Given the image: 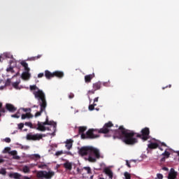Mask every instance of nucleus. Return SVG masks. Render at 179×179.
<instances>
[{
	"label": "nucleus",
	"instance_id": "obj_1",
	"mask_svg": "<svg viewBox=\"0 0 179 179\" xmlns=\"http://www.w3.org/2000/svg\"><path fill=\"white\" fill-rule=\"evenodd\" d=\"M113 127V123L111 122H109L103 126L102 129L100 130H94V129H90L87 131V133L85 134L83 132L86 131L85 127H79V132L81 134V138L82 139H86V138H89L90 139H95L96 138H99V135H96V133L99 132V134H107V132H110V128Z\"/></svg>",
	"mask_w": 179,
	"mask_h": 179
},
{
	"label": "nucleus",
	"instance_id": "obj_2",
	"mask_svg": "<svg viewBox=\"0 0 179 179\" xmlns=\"http://www.w3.org/2000/svg\"><path fill=\"white\" fill-rule=\"evenodd\" d=\"M30 90L33 92L36 99L41 100L40 106H41V111L37 112L35 114V117H40L41 115V113L45 110V107H47V102L45 101V95H44V92L42 90H40L38 87L36 85H31Z\"/></svg>",
	"mask_w": 179,
	"mask_h": 179
},
{
	"label": "nucleus",
	"instance_id": "obj_3",
	"mask_svg": "<svg viewBox=\"0 0 179 179\" xmlns=\"http://www.w3.org/2000/svg\"><path fill=\"white\" fill-rule=\"evenodd\" d=\"M119 131L121 134V135L119 136V138H120L127 145H134L138 142V140L135 138L136 134L134 133V131L126 130L122 127L119 128Z\"/></svg>",
	"mask_w": 179,
	"mask_h": 179
},
{
	"label": "nucleus",
	"instance_id": "obj_4",
	"mask_svg": "<svg viewBox=\"0 0 179 179\" xmlns=\"http://www.w3.org/2000/svg\"><path fill=\"white\" fill-rule=\"evenodd\" d=\"M39 131H52V132H55L57 129V123L53 121H49L48 118H46V120L45 122L38 123V128Z\"/></svg>",
	"mask_w": 179,
	"mask_h": 179
},
{
	"label": "nucleus",
	"instance_id": "obj_5",
	"mask_svg": "<svg viewBox=\"0 0 179 179\" xmlns=\"http://www.w3.org/2000/svg\"><path fill=\"white\" fill-rule=\"evenodd\" d=\"M79 155L81 156H85V155H94L96 159H100V150L92 146H85L79 149Z\"/></svg>",
	"mask_w": 179,
	"mask_h": 179
},
{
	"label": "nucleus",
	"instance_id": "obj_6",
	"mask_svg": "<svg viewBox=\"0 0 179 179\" xmlns=\"http://www.w3.org/2000/svg\"><path fill=\"white\" fill-rule=\"evenodd\" d=\"M36 176L38 178L51 179L55 176V172L51 170H49L48 171H40L37 172Z\"/></svg>",
	"mask_w": 179,
	"mask_h": 179
},
{
	"label": "nucleus",
	"instance_id": "obj_7",
	"mask_svg": "<svg viewBox=\"0 0 179 179\" xmlns=\"http://www.w3.org/2000/svg\"><path fill=\"white\" fill-rule=\"evenodd\" d=\"M21 65L23 66L24 69L25 71H24L22 73V79H23V80H29V79H30V68H29V64L27 63H26L24 61H22L20 62Z\"/></svg>",
	"mask_w": 179,
	"mask_h": 179
},
{
	"label": "nucleus",
	"instance_id": "obj_8",
	"mask_svg": "<svg viewBox=\"0 0 179 179\" xmlns=\"http://www.w3.org/2000/svg\"><path fill=\"white\" fill-rule=\"evenodd\" d=\"M45 76L46 79H51V78H54V76H57V78H63L64 72L62 71H55L53 73L50 72L49 71H45Z\"/></svg>",
	"mask_w": 179,
	"mask_h": 179
},
{
	"label": "nucleus",
	"instance_id": "obj_9",
	"mask_svg": "<svg viewBox=\"0 0 179 179\" xmlns=\"http://www.w3.org/2000/svg\"><path fill=\"white\" fill-rule=\"evenodd\" d=\"M43 138V134L29 133L27 135V141H40Z\"/></svg>",
	"mask_w": 179,
	"mask_h": 179
},
{
	"label": "nucleus",
	"instance_id": "obj_10",
	"mask_svg": "<svg viewBox=\"0 0 179 179\" xmlns=\"http://www.w3.org/2000/svg\"><path fill=\"white\" fill-rule=\"evenodd\" d=\"M16 66V59H12V60L10 61V66L6 69V72L8 73H14L13 76L16 75V73H15V70L13 68Z\"/></svg>",
	"mask_w": 179,
	"mask_h": 179
},
{
	"label": "nucleus",
	"instance_id": "obj_11",
	"mask_svg": "<svg viewBox=\"0 0 179 179\" xmlns=\"http://www.w3.org/2000/svg\"><path fill=\"white\" fill-rule=\"evenodd\" d=\"M149 128L145 127L141 130V135L140 136V138L143 141H148V139L149 138Z\"/></svg>",
	"mask_w": 179,
	"mask_h": 179
},
{
	"label": "nucleus",
	"instance_id": "obj_12",
	"mask_svg": "<svg viewBox=\"0 0 179 179\" xmlns=\"http://www.w3.org/2000/svg\"><path fill=\"white\" fill-rule=\"evenodd\" d=\"M159 147V142H155V139H152L150 141V143L148 144V148L149 149H156V148Z\"/></svg>",
	"mask_w": 179,
	"mask_h": 179
},
{
	"label": "nucleus",
	"instance_id": "obj_13",
	"mask_svg": "<svg viewBox=\"0 0 179 179\" xmlns=\"http://www.w3.org/2000/svg\"><path fill=\"white\" fill-rule=\"evenodd\" d=\"M6 58H13V55H12V54H10V52H3V54L0 55V59L1 61H2V59H6Z\"/></svg>",
	"mask_w": 179,
	"mask_h": 179
},
{
	"label": "nucleus",
	"instance_id": "obj_14",
	"mask_svg": "<svg viewBox=\"0 0 179 179\" xmlns=\"http://www.w3.org/2000/svg\"><path fill=\"white\" fill-rule=\"evenodd\" d=\"M24 111V113H27V111H31L30 108H20L18 112L17 113V114L15 115H12L11 117L12 118H20V111Z\"/></svg>",
	"mask_w": 179,
	"mask_h": 179
},
{
	"label": "nucleus",
	"instance_id": "obj_15",
	"mask_svg": "<svg viewBox=\"0 0 179 179\" xmlns=\"http://www.w3.org/2000/svg\"><path fill=\"white\" fill-rule=\"evenodd\" d=\"M176 177H177V173L176 172V171L173 169H171L169 172L168 178L169 179H176Z\"/></svg>",
	"mask_w": 179,
	"mask_h": 179
},
{
	"label": "nucleus",
	"instance_id": "obj_16",
	"mask_svg": "<svg viewBox=\"0 0 179 179\" xmlns=\"http://www.w3.org/2000/svg\"><path fill=\"white\" fill-rule=\"evenodd\" d=\"M6 107L7 110H8V111H10V113H15V111H16V108L12 104L7 103L6 105Z\"/></svg>",
	"mask_w": 179,
	"mask_h": 179
},
{
	"label": "nucleus",
	"instance_id": "obj_17",
	"mask_svg": "<svg viewBox=\"0 0 179 179\" xmlns=\"http://www.w3.org/2000/svg\"><path fill=\"white\" fill-rule=\"evenodd\" d=\"M104 173H105L107 176H108L109 178L113 179V171H112L110 169L106 168V169H104Z\"/></svg>",
	"mask_w": 179,
	"mask_h": 179
},
{
	"label": "nucleus",
	"instance_id": "obj_18",
	"mask_svg": "<svg viewBox=\"0 0 179 179\" xmlns=\"http://www.w3.org/2000/svg\"><path fill=\"white\" fill-rule=\"evenodd\" d=\"M65 143H66V148L69 150V149H71V148H72V145L73 143V140H72V139L66 140Z\"/></svg>",
	"mask_w": 179,
	"mask_h": 179
},
{
	"label": "nucleus",
	"instance_id": "obj_19",
	"mask_svg": "<svg viewBox=\"0 0 179 179\" xmlns=\"http://www.w3.org/2000/svg\"><path fill=\"white\" fill-rule=\"evenodd\" d=\"M9 155H11L12 156H13V159H15V160H19V159H20V157L17 155V151L16 150L10 151L9 152Z\"/></svg>",
	"mask_w": 179,
	"mask_h": 179
},
{
	"label": "nucleus",
	"instance_id": "obj_20",
	"mask_svg": "<svg viewBox=\"0 0 179 179\" xmlns=\"http://www.w3.org/2000/svg\"><path fill=\"white\" fill-rule=\"evenodd\" d=\"M20 83V80L18 81H16L15 83H13V87L14 89H16L17 90H20L22 89V86H19Z\"/></svg>",
	"mask_w": 179,
	"mask_h": 179
},
{
	"label": "nucleus",
	"instance_id": "obj_21",
	"mask_svg": "<svg viewBox=\"0 0 179 179\" xmlns=\"http://www.w3.org/2000/svg\"><path fill=\"white\" fill-rule=\"evenodd\" d=\"M9 177L10 178L20 179L21 176L17 173H11L9 174Z\"/></svg>",
	"mask_w": 179,
	"mask_h": 179
},
{
	"label": "nucleus",
	"instance_id": "obj_22",
	"mask_svg": "<svg viewBox=\"0 0 179 179\" xmlns=\"http://www.w3.org/2000/svg\"><path fill=\"white\" fill-rule=\"evenodd\" d=\"M94 78V74H90L85 76V80L87 83Z\"/></svg>",
	"mask_w": 179,
	"mask_h": 179
},
{
	"label": "nucleus",
	"instance_id": "obj_23",
	"mask_svg": "<svg viewBox=\"0 0 179 179\" xmlns=\"http://www.w3.org/2000/svg\"><path fill=\"white\" fill-rule=\"evenodd\" d=\"M64 166L66 170H72V163L66 162L64 164Z\"/></svg>",
	"mask_w": 179,
	"mask_h": 179
},
{
	"label": "nucleus",
	"instance_id": "obj_24",
	"mask_svg": "<svg viewBox=\"0 0 179 179\" xmlns=\"http://www.w3.org/2000/svg\"><path fill=\"white\" fill-rule=\"evenodd\" d=\"M22 120H26V118H33V115L31 114L27 113L26 114L22 115Z\"/></svg>",
	"mask_w": 179,
	"mask_h": 179
},
{
	"label": "nucleus",
	"instance_id": "obj_25",
	"mask_svg": "<svg viewBox=\"0 0 179 179\" xmlns=\"http://www.w3.org/2000/svg\"><path fill=\"white\" fill-rule=\"evenodd\" d=\"M93 87L95 90H99V89H100V87H101V86L100 85V83H97L94 84Z\"/></svg>",
	"mask_w": 179,
	"mask_h": 179
},
{
	"label": "nucleus",
	"instance_id": "obj_26",
	"mask_svg": "<svg viewBox=\"0 0 179 179\" xmlns=\"http://www.w3.org/2000/svg\"><path fill=\"white\" fill-rule=\"evenodd\" d=\"M96 106H97V104H96V103L90 105L89 106L90 111H93V110H94V107H96Z\"/></svg>",
	"mask_w": 179,
	"mask_h": 179
},
{
	"label": "nucleus",
	"instance_id": "obj_27",
	"mask_svg": "<svg viewBox=\"0 0 179 179\" xmlns=\"http://www.w3.org/2000/svg\"><path fill=\"white\" fill-rule=\"evenodd\" d=\"M3 153H10V147L5 148L4 150H3Z\"/></svg>",
	"mask_w": 179,
	"mask_h": 179
},
{
	"label": "nucleus",
	"instance_id": "obj_28",
	"mask_svg": "<svg viewBox=\"0 0 179 179\" xmlns=\"http://www.w3.org/2000/svg\"><path fill=\"white\" fill-rule=\"evenodd\" d=\"M88 160L92 163H94V162H96V157H92V155H90L88 157Z\"/></svg>",
	"mask_w": 179,
	"mask_h": 179
},
{
	"label": "nucleus",
	"instance_id": "obj_29",
	"mask_svg": "<svg viewBox=\"0 0 179 179\" xmlns=\"http://www.w3.org/2000/svg\"><path fill=\"white\" fill-rule=\"evenodd\" d=\"M162 156H165L166 157H169L170 156V152L165 150L164 152L162 153Z\"/></svg>",
	"mask_w": 179,
	"mask_h": 179
},
{
	"label": "nucleus",
	"instance_id": "obj_30",
	"mask_svg": "<svg viewBox=\"0 0 179 179\" xmlns=\"http://www.w3.org/2000/svg\"><path fill=\"white\" fill-rule=\"evenodd\" d=\"M31 159H40V155H38V154H34V155H31Z\"/></svg>",
	"mask_w": 179,
	"mask_h": 179
},
{
	"label": "nucleus",
	"instance_id": "obj_31",
	"mask_svg": "<svg viewBox=\"0 0 179 179\" xmlns=\"http://www.w3.org/2000/svg\"><path fill=\"white\" fill-rule=\"evenodd\" d=\"M125 179H131V174L128 172H125L124 174Z\"/></svg>",
	"mask_w": 179,
	"mask_h": 179
},
{
	"label": "nucleus",
	"instance_id": "obj_32",
	"mask_svg": "<svg viewBox=\"0 0 179 179\" xmlns=\"http://www.w3.org/2000/svg\"><path fill=\"white\" fill-rule=\"evenodd\" d=\"M83 170L87 171V174H90V171H91L90 167H89V166L84 167Z\"/></svg>",
	"mask_w": 179,
	"mask_h": 179
},
{
	"label": "nucleus",
	"instance_id": "obj_33",
	"mask_svg": "<svg viewBox=\"0 0 179 179\" xmlns=\"http://www.w3.org/2000/svg\"><path fill=\"white\" fill-rule=\"evenodd\" d=\"M0 174H2V176H5L6 174V170H5V169H1L0 170Z\"/></svg>",
	"mask_w": 179,
	"mask_h": 179
},
{
	"label": "nucleus",
	"instance_id": "obj_34",
	"mask_svg": "<svg viewBox=\"0 0 179 179\" xmlns=\"http://www.w3.org/2000/svg\"><path fill=\"white\" fill-rule=\"evenodd\" d=\"M23 171L24 173H29V171H30V169L27 166H24Z\"/></svg>",
	"mask_w": 179,
	"mask_h": 179
},
{
	"label": "nucleus",
	"instance_id": "obj_35",
	"mask_svg": "<svg viewBox=\"0 0 179 179\" xmlns=\"http://www.w3.org/2000/svg\"><path fill=\"white\" fill-rule=\"evenodd\" d=\"M63 154H64V151L61 150V151L56 152L55 155L56 156H61V155H63Z\"/></svg>",
	"mask_w": 179,
	"mask_h": 179
},
{
	"label": "nucleus",
	"instance_id": "obj_36",
	"mask_svg": "<svg viewBox=\"0 0 179 179\" xmlns=\"http://www.w3.org/2000/svg\"><path fill=\"white\" fill-rule=\"evenodd\" d=\"M10 85V79H7L5 86H9Z\"/></svg>",
	"mask_w": 179,
	"mask_h": 179
},
{
	"label": "nucleus",
	"instance_id": "obj_37",
	"mask_svg": "<svg viewBox=\"0 0 179 179\" xmlns=\"http://www.w3.org/2000/svg\"><path fill=\"white\" fill-rule=\"evenodd\" d=\"M157 178H158V179H163V175H162L161 173H158L157 175Z\"/></svg>",
	"mask_w": 179,
	"mask_h": 179
},
{
	"label": "nucleus",
	"instance_id": "obj_38",
	"mask_svg": "<svg viewBox=\"0 0 179 179\" xmlns=\"http://www.w3.org/2000/svg\"><path fill=\"white\" fill-rule=\"evenodd\" d=\"M25 125H27V127H29V128H31V127L33 126V124H31V122H25Z\"/></svg>",
	"mask_w": 179,
	"mask_h": 179
},
{
	"label": "nucleus",
	"instance_id": "obj_39",
	"mask_svg": "<svg viewBox=\"0 0 179 179\" xmlns=\"http://www.w3.org/2000/svg\"><path fill=\"white\" fill-rule=\"evenodd\" d=\"M24 127V124L23 123L18 124V128L19 129H22Z\"/></svg>",
	"mask_w": 179,
	"mask_h": 179
},
{
	"label": "nucleus",
	"instance_id": "obj_40",
	"mask_svg": "<svg viewBox=\"0 0 179 179\" xmlns=\"http://www.w3.org/2000/svg\"><path fill=\"white\" fill-rule=\"evenodd\" d=\"M38 167L39 169H44L45 167H47V164H41Z\"/></svg>",
	"mask_w": 179,
	"mask_h": 179
},
{
	"label": "nucleus",
	"instance_id": "obj_41",
	"mask_svg": "<svg viewBox=\"0 0 179 179\" xmlns=\"http://www.w3.org/2000/svg\"><path fill=\"white\" fill-rule=\"evenodd\" d=\"M5 142H6L7 143H10V138H6L4 139Z\"/></svg>",
	"mask_w": 179,
	"mask_h": 179
},
{
	"label": "nucleus",
	"instance_id": "obj_42",
	"mask_svg": "<svg viewBox=\"0 0 179 179\" xmlns=\"http://www.w3.org/2000/svg\"><path fill=\"white\" fill-rule=\"evenodd\" d=\"M43 76H44V73H40L39 74H38V78H43Z\"/></svg>",
	"mask_w": 179,
	"mask_h": 179
},
{
	"label": "nucleus",
	"instance_id": "obj_43",
	"mask_svg": "<svg viewBox=\"0 0 179 179\" xmlns=\"http://www.w3.org/2000/svg\"><path fill=\"white\" fill-rule=\"evenodd\" d=\"M99 101V97H96L94 99V103H97Z\"/></svg>",
	"mask_w": 179,
	"mask_h": 179
},
{
	"label": "nucleus",
	"instance_id": "obj_44",
	"mask_svg": "<svg viewBox=\"0 0 179 179\" xmlns=\"http://www.w3.org/2000/svg\"><path fill=\"white\" fill-rule=\"evenodd\" d=\"M41 57V55H38L36 57H34V59H38V58H40Z\"/></svg>",
	"mask_w": 179,
	"mask_h": 179
},
{
	"label": "nucleus",
	"instance_id": "obj_45",
	"mask_svg": "<svg viewBox=\"0 0 179 179\" xmlns=\"http://www.w3.org/2000/svg\"><path fill=\"white\" fill-rule=\"evenodd\" d=\"M3 89H5V86H1L0 87V90H3Z\"/></svg>",
	"mask_w": 179,
	"mask_h": 179
},
{
	"label": "nucleus",
	"instance_id": "obj_46",
	"mask_svg": "<svg viewBox=\"0 0 179 179\" xmlns=\"http://www.w3.org/2000/svg\"><path fill=\"white\" fill-rule=\"evenodd\" d=\"M127 166L128 167H131V164H129V162H128V161H127Z\"/></svg>",
	"mask_w": 179,
	"mask_h": 179
},
{
	"label": "nucleus",
	"instance_id": "obj_47",
	"mask_svg": "<svg viewBox=\"0 0 179 179\" xmlns=\"http://www.w3.org/2000/svg\"><path fill=\"white\" fill-rule=\"evenodd\" d=\"M29 146H24V147H22V149H25L26 150V149H29Z\"/></svg>",
	"mask_w": 179,
	"mask_h": 179
},
{
	"label": "nucleus",
	"instance_id": "obj_48",
	"mask_svg": "<svg viewBox=\"0 0 179 179\" xmlns=\"http://www.w3.org/2000/svg\"><path fill=\"white\" fill-rule=\"evenodd\" d=\"M69 99H73V94L69 95Z\"/></svg>",
	"mask_w": 179,
	"mask_h": 179
},
{
	"label": "nucleus",
	"instance_id": "obj_49",
	"mask_svg": "<svg viewBox=\"0 0 179 179\" xmlns=\"http://www.w3.org/2000/svg\"><path fill=\"white\" fill-rule=\"evenodd\" d=\"M0 163H3V159L0 158Z\"/></svg>",
	"mask_w": 179,
	"mask_h": 179
},
{
	"label": "nucleus",
	"instance_id": "obj_50",
	"mask_svg": "<svg viewBox=\"0 0 179 179\" xmlns=\"http://www.w3.org/2000/svg\"><path fill=\"white\" fill-rule=\"evenodd\" d=\"M162 146H166V144H164V143H162Z\"/></svg>",
	"mask_w": 179,
	"mask_h": 179
},
{
	"label": "nucleus",
	"instance_id": "obj_51",
	"mask_svg": "<svg viewBox=\"0 0 179 179\" xmlns=\"http://www.w3.org/2000/svg\"><path fill=\"white\" fill-rule=\"evenodd\" d=\"M162 162H164V158H162Z\"/></svg>",
	"mask_w": 179,
	"mask_h": 179
},
{
	"label": "nucleus",
	"instance_id": "obj_52",
	"mask_svg": "<svg viewBox=\"0 0 179 179\" xmlns=\"http://www.w3.org/2000/svg\"><path fill=\"white\" fill-rule=\"evenodd\" d=\"M2 82H3V80H0V83H1Z\"/></svg>",
	"mask_w": 179,
	"mask_h": 179
},
{
	"label": "nucleus",
	"instance_id": "obj_53",
	"mask_svg": "<svg viewBox=\"0 0 179 179\" xmlns=\"http://www.w3.org/2000/svg\"><path fill=\"white\" fill-rule=\"evenodd\" d=\"M24 179H29V178H27V177H25V178H24Z\"/></svg>",
	"mask_w": 179,
	"mask_h": 179
},
{
	"label": "nucleus",
	"instance_id": "obj_54",
	"mask_svg": "<svg viewBox=\"0 0 179 179\" xmlns=\"http://www.w3.org/2000/svg\"><path fill=\"white\" fill-rule=\"evenodd\" d=\"M160 150H163V149H162V148H160Z\"/></svg>",
	"mask_w": 179,
	"mask_h": 179
},
{
	"label": "nucleus",
	"instance_id": "obj_55",
	"mask_svg": "<svg viewBox=\"0 0 179 179\" xmlns=\"http://www.w3.org/2000/svg\"><path fill=\"white\" fill-rule=\"evenodd\" d=\"M164 170H167V168H164Z\"/></svg>",
	"mask_w": 179,
	"mask_h": 179
},
{
	"label": "nucleus",
	"instance_id": "obj_56",
	"mask_svg": "<svg viewBox=\"0 0 179 179\" xmlns=\"http://www.w3.org/2000/svg\"><path fill=\"white\" fill-rule=\"evenodd\" d=\"M169 87H171V85H169Z\"/></svg>",
	"mask_w": 179,
	"mask_h": 179
},
{
	"label": "nucleus",
	"instance_id": "obj_57",
	"mask_svg": "<svg viewBox=\"0 0 179 179\" xmlns=\"http://www.w3.org/2000/svg\"><path fill=\"white\" fill-rule=\"evenodd\" d=\"M69 155H71V152H69Z\"/></svg>",
	"mask_w": 179,
	"mask_h": 179
},
{
	"label": "nucleus",
	"instance_id": "obj_58",
	"mask_svg": "<svg viewBox=\"0 0 179 179\" xmlns=\"http://www.w3.org/2000/svg\"><path fill=\"white\" fill-rule=\"evenodd\" d=\"M100 179H104V178H101Z\"/></svg>",
	"mask_w": 179,
	"mask_h": 179
},
{
	"label": "nucleus",
	"instance_id": "obj_59",
	"mask_svg": "<svg viewBox=\"0 0 179 179\" xmlns=\"http://www.w3.org/2000/svg\"><path fill=\"white\" fill-rule=\"evenodd\" d=\"M1 62V60L0 59V62Z\"/></svg>",
	"mask_w": 179,
	"mask_h": 179
},
{
	"label": "nucleus",
	"instance_id": "obj_60",
	"mask_svg": "<svg viewBox=\"0 0 179 179\" xmlns=\"http://www.w3.org/2000/svg\"><path fill=\"white\" fill-rule=\"evenodd\" d=\"M155 179H157V178H155Z\"/></svg>",
	"mask_w": 179,
	"mask_h": 179
}]
</instances>
